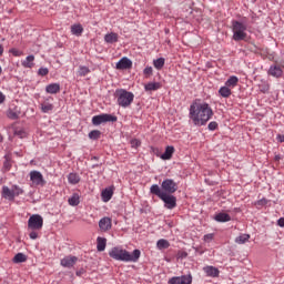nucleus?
Listing matches in <instances>:
<instances>
[{
    "mask_svg": "<svg viewBox=\"0 0 284 284\" xmlns=\"http://www.w3.org/2000/svg\"><path fill=\"white\" fill-rule=\"evenodd\" d=\"M212 108L206 102H194L189 106V119L194 126L206 125L212 120Z\"/></svg>",
    "mask_w": 284,
    "mask_h": 284,
    "instance_id": "f257e3e1",
    "label": "nucleus"
},
{
    "mask_svg": "<svg viewBox=\"0 0 284 284\" xmlns=\"http://www.w3.org/2000/svg\"><path fill=\"white\" fill-rule=\"evenodd\" d=\"M108 255L113 261H120L122 263H136L140 260V250H134L133 252L129 253L122 246H115L110 248Z\"/></svg>",
    "mask_w": 284,
    "mask_h": 284,
    "instance_id": "f03ea898",
    "label": "nucleus"
},
{
    "mask_svg": "<svg viewBox=\"0 0 284 284\" xmlns=\"http://www.w3.org/2000/svg\"><path fill=\"white\" fill-rule=\"evenodd\" d=\"M150 194L159 197L161 202H164L165 209L168 210L176 209V196L158 191V184H152V186H150Z\"/></svg>",
    "mask_w": 284,
    "mask_h": 284,
    "instance_id": "7ed1b4c3",
    "label": "nucleus"
},
{
    "mask_svg": "<svg viewBox=\"0 0 284 284\" xmlns=\"http://www.w3.org/2000/svg\"><path fill=\"white\" fill-rule=\"evenodd\" d=\"M116 105H120L122 109L131 106V103L134 102V93L126 91L125 89H116Z\"/></svg>",
    "mask_w": 284,
    "mask_h": 284,
    "instance_id": "20e7f679",
    "label": "nucleus"
},
{
    "mask_svg": "<svg viewBox=\"0 0 284 284\" xmlns=\"http://www.w3.org/2000/svg\"><path fill=\"white\" fill-rule=\"evenodd\" d=\"M247 30V27L245 23L233 21L232 22V31H233V41H243L247 37L245 31Z\"/></svg>",
    "mask_w": 284,
    "mask_h": 284,
    "instance_id": "39448f33",
    "label": "nucleus"
},
{
    "mask_svg": "<svg viewBox=\"0 0 284 284\" xmlns=\"http://www.w3.org/2000/svg\"><path fill=\"white\" fill-rule=\"evenodd\" d=\"M23 195V189L20 186L13 185L11 187L2 186V199L8 201H13V197Z\"/></svg>",
    "mask_w": 284,
    "mask_h": 284,
    "instance_id": "423d86ee",
    "label": "nucleus"
},
{
    "mask_svg": "<svg viewBox=\"0 0 284 284\" xmlns=\"http://www.w3.org/2000/svg\"><path fill=\"white\" fill-rule=\"evenodd\" d=\"M159 192L164 193L165 195L176 193V182H173L171 179H164V181H161Z\"/></svg>",
    "mask_w": 284,
    "mask_h": 284,
    "instance_id": "0eeeda50",
    "label": "nucleus"
},
{
    "mask_svg": "<svg viewBox=\"0 0 284 284\" xmlns=\"http://www.w3.org/2000/svg\"><path fill=\"white\" fill-rule=\"evenodd\" d=\"M43 226V219L41 215L34 214L32 216H29V220L27 222V227L29 231H41V227Z\"/></svg>",
    "mask_w": 284,
    "mask_h": 284,
    "instance_id": "6e6552de",
    "label": "nucleus"
},
{
    "mask_svg": "<svg viewBox=\"0 0 284 284\" xmlns=\"http://www.w3.org/2000/svg\"><path fill=\"white\" fill-rule=\"evenodd\" d=\"M114 122H115V115H111L108 113L92 116V125H95V126L104 123H114Z\"/></svg>",
    "mask_w": 284,
    "mask_h": 284,
    "instance_id": "1a4fd4ad",
    "label": "nucleus"
},
{
    "mask_svg": "<svg viewBox=\"0 0 284 284\" xmlns=\"http://www.w3.org/2000/svg\"><path fill=\"white\" fill-rule=\"evenodd\" d=\"M29 181L32 182V186L42 187L45 184V181H43V175H41V172L38 171L29 172Z\"/></svg>",
    "mask_w": 284,
    "mask_h": 284,
    "instance_id": "9d476101",
    "label": "nucleus"
},
{
    "mask_svg": "<svg viewBox=\"0 0 284 284\" xmlns=\"http://www.w3.org/2000/svg\"><path fill=\"white\" fill-rule=\"evenodd\" d=\"M283 69H284V63L280 64L278 62H275V64L270 67L268 74H270V77L280 79L281 75H283V73H284Z\"/></svg>",
    "mask_w": 284,
    "mask_h": 284,
    "instance_id": "9b49d317",
    "label": "nucleus"
},
{
    "mask_svg": "<svg viewBox=\"0 0 284 284\" xmlns=\"http://www.w3.org/2000/svg\"><path fill=\"white\" fill-rule=\"evenodd\" d=\"M77 264V256L74 255H67L65 257H62L61 261H59V265L65 268L74 267Z\"/></svg>",
    "mask_w": 284,
    "mask_h": 284,
    "instance_id": "f8f14e48",
    "label": "nucleus"
},
{
    "mask_svg": "<svg viewBox=\"0 0 284 284\" xmlns=\"http://www.w3.org/2000/svg\"><path fill=\"white\" fill-rule=\"evenodd\" d=\"M168 284H191V275L173 276Z\"/></svg>",
    "mask_w": 284,
    "mask_h": 284,
    "instance_id": "ddd939ff",
    "label": "nucleus"
},
{
    "mask_svg": "<svg viewBox=\"0 0 284 284\" xmlns=\"http://www.w3.org/2000/svg\"><path fill=\"white\" fill-rule=\"evenodd\" d=\"M110 229H111L110 217H101V220L99 221V230H101V232H106V231H110Z\"/></svg>",
    "mask_w": 284,
    "mask_h": 284,
    "instance_id": "4468645a",
    "label": "nucleus"
},
{
    "mask_svg": "<svg viewBox=\"0 0 284 284\" xmlns=\"http://www.w3.org/2000/svg\"><path fill=\"white\" fill-rule=\"evenodd\" d=\"M131 69V60L128 58L120 59V62H116V70L123 71Z\"/></svg>",
    "mask_w": 284,
    "mask_h": 284,
    "instance_id": "2eb2a0df",
    "label": "nucleus"
},
{
    "mask_svg": "<svg viewBox=\"0 0 284 284\" xmlns=\"http://www.w3.org/2000/svg\"><path fill=\"white\" fill-rule=\"evenodd\" d=\"M203 273H205L206 276L212 278L219 277V268H215L213 266L203 267Z\"/></svg>",
    "mask_w": 284,
    "mask_h": 284,
    "instance_id": "dca6fc26",
    "label": "nucleus"
},
{
    "mask_svg": "<svg viewBox=\"0 0 284 284\" xmlns=\"http://www.w3.org/2000/svg\"><path fill=\"white\" fill-rule=\"evenodd\" d=\"M115 42H119V34L113 32L104 34V43L113 44Z\"/></svg>",
    "mask_w": 284,
    "mask_h": 284,
    "instance_id": "f3484780",
    "label": "nucleus"
},
{
    "mask_svg": "<svg viewBox=\"0 0 284 284\" xmlns=\"http://www.w3.org/2000/svg\"><path fill=\"white\" fill-rule=\"evenodd\" d=\"M237 84H239V78H236L235 75H232L231 78H227V81L224 82V87L222 88L233 89V88H236Z\"/></svg>",
    "mask_w": 284,
    "mask_h": 284,
    "instance_id": "a211bd4d",
    "label": "nucleus"
},
{
    "mask_svg": "<svg viewBox=\"0 0 284 284\" xmlns=\"http://www.w3.org/2000/svg\"><path fill=\"white\" fill-rule=\"evenodd\" d=\"M44 92H47V94H58L59 93V83L47 84V87L44 88Z\"/></svg>",
    "mask_w": 284,
    "mask_h": 284,
    "instance_id": "6ab92c4d",
    "label": "nucleus"
},
{
    "mask_svg": "<svg viewBox=\"0 0 284 284\" xmlns=\"http://www.w3.org/2000/svg\"><path fill=\"white\" fill-rule=\"evenodd\" d=\"M50 99L44 100V102H41V113H50L53 111V104L48 102Z\"/></svg>",
    "mask_w": 284,
    "mask_h": 284,
    "instance_id": "aec40b11",
    "label": "nucleus"
},
{
    "mask_svg": "<svg viewBox=\"0 0 284 284\" xmlns=\"http://www.w3.org/2000/svg\"><path fill=\"white\" fill-rule=\"evenodd\" d=\"M174 149L173 146L164 148V153L161 154V160L169 161L171 158H173Z\"/></svg>",
    "mask_w": 284,
    "mask_h": 284,
    "instance_id": "412c9836",
    "label": "nucleus"
},
{
    "mask_svg": "<svg viewBox=\"0 0 284 284\" xmlns=\"http://www.w3.org/2000/svg\"><path fill=\"white\" fill-rule=\"evenodd\" d=\"M111 197H113V190L104 189V191H101V201L106 203L110 202Z\"/></svg>",
    "mask_w": 284,
    "mask_h": 284,
    "instance_id": "4be33fe9",
    "label": "nucleus"
},
{
    "mask_svg": "<svg viewBox=\"0 0 284 284\" xmlns=\"http://www.w3.org/2000/svg\"><path fill=\"white\" fill-rule=\"evenodd\" d=\"M161 89V83L158 82H150L146 83V85H143V90H146V92L158 91Z\"/></svg>",
    "mask_w": 284,
    "mask_h": 284,
    "instance_id": "5701e85b",
    "label": "nucleus"
},
{
    "mask_svg": "<svg viewBox=\"0 0 284 284\" xmlns=\"http://www.w3.org/2000/svg\"><path fill=\"white\" fill-rule=\"evenodd\" d=\"M33 62H34V57L29 55L27 57V59L20 62V65H23V68H27V69H32V67L34 65Z\"/></svg>",
    "mask_w": 284,
    "mask_h": 284,
    "instance_id": "b1692460",
    "label": "nucleus"
},
{
    "mask_svg": "<svg viewBox=\"0 0 284 284\" xmlns=\"http://www.w3.org/2000/svg\"><path fill=\"white\" fill-rule=\"evenodd\" d=\"M71 34H73L74 37H80L81 34H83V26H80V24L71 26Z\"/></svg>",
    "mask_w": 284,
    "mask_h": 284,
    "instance_id": "393cba45",
    "label": "nucleus"
},
{
    "mask_svg": "<svg viewBox=\"0 0 284 284\" xmlns=\"http://www.w3.org/2000/svg\"><path fill=\"white\" fill-rule=\"evenodd\" d=\"M230 89L233 88H229V87H222L219 89V95L224 98V99H229L230 95H232V91H230Z\"/></svg>",
    "mask_w": 284,
    "mask_h": 284,
    "instance_id": "a878e982",
    "label": "nucleus"
},
{
    "mask_svg": "<svg viewBox=\"0 0 284 284\" xmlns=\"http://www.w3.org/2000/svg\"><path fill=\"white\" fill-rule=\"evenodd\" d=\"M215 222L227 223L230 222V215L227 213L215 214Z\"/></svg>",
    "mask_w": 284,
    "mask_h": 284,
    "instance_id": "bb28decb",
    "label": "nucleus"
},
{
    "mask_svg": "<svg viewBox=\"0 0 284 284\" xmlns=\"http://www.w3.org/2000/svg\"><path fill=\"white\" fill-rule=\"evenodd\" d=\"M95 241H97V250H99V252H104V248L106 247V239L99 237Z\"/></svg>",
    "mask_w": 284,
    "mask_h": 284,
    "instance_id": "cd10ccee",
    "label": "nucleus"
},
{
    "mask_svg": "<svg viewBox=\"0 0 284 284\" xmlns=\"http://www.w3.org/2000/svg\"><path fill=\"white\" fill-rule=\"evenodd\" d=\"M155 247L159 248V251L166 250L170 247V242H168L164 239H161L159 240V242H155Z\"/></svg>",
    "mask_w": 284,
    "mask_h": 284,
    "instance_id": "c85d7f7f",
    "label": "nucleus"
},
{
    "mask_svg": "<svg viewBox=\"0 0 284 284\" xmlns=\"http://www.w3.org/2000/svg\"><path fill=\"white\" fill-rule=\"evenodd\" d=\"M152 67L155 68V70H161L164 68V58H159L155 60H152Z\"/></svg>",
    "mask_w": 284,
    "mask_h": 284,
    "instance_id": "c756f323",
    "label": "nucleus"
},
{
    "mask_svg": "<svg viewBox=\"0 0 284 284\" xmlns=\"http://www.w3.org/2000/svg\"><path fill=\"white\" fill-rule=\"evenodd\" d=\"M80 183V175H77V173H70L69 174V184L77 185Z\"/></svg>",
    "mask_w": 284,
    "mask_h": 284,
    "instance_id": "7c9ffc66",
    "label": "nucleus"
},
{
    "mask_svg": "<svg viewBox=\"0 0 284 284\" xmlns=\"http://www.w3.org/2000/svg\"><path fill=\"white\" fill-rule=\"evenodd\" d=\"M79 204H80V195H77V193H74L73 195H71V197H69V205L77 206Z\"/></svg>",
    "mask_w": 284,
    "mask_h": 284,
    "instance_id": "2f4dec72",
    "label": "nucleus"
},
{
    "mask_svg": "<svg viewBox=\"0 0 284 284\" xmlns=\"http://www.w3.org/2000/svg\"><path fill=\"white\" fill-rule=\"evenodd\" d=\"M248 239H251V235L241 234L240 236H236L235 243L242 245L245 244Z\"/></svg>",
    "mask_w": 284,
    "mask_h": 284,
    "instance_id": "473e14b6",
    "label": "nucleus"
},
{
    "mask_svg": "<svg viewBox=\"0 0 284 284\" xmlns=\"http://www.w3.org/2000/svg\"><path fill=\"white\" fill-rule=\"evenodd\" d=\"M12 262H14V264L26 263V255L23 253H18L14 255V258H12Z\"/></svg>",
    "mask_w": 284,
    "mask_h": 284,
    "instance_id": "72a5a7b5",
    "label": "nucleus"
},
{
    "mask_svg": "<svg viewBox=\"0 0 284 284\" xmlns=\"http://www.w3.org/2000/svg\"><path fill=\"white\" fill-rule=\"evenodd\" d=\"M89 73H90L89 68L83 67V65H80L78 68V77L83 78L85 75H89Z\"/></svg>",
    "mask_w": 284,
    "mask_h": 284,
    "instance_id": "f704fd0d",
    "label": "nucleus"
},
{
    "mask_svg": "<svg viewBox=\"0 0 284 284\" xmlns=\"http://www.w3.org/2000/svg\"><path fill=\"white\" fill-rule=\"evenodd\" d=\"M7 116L10 120H17L20 118V112L13 111V110H8Z\"/></svg>",
    "mask_w": 284,
    "mask_h": 284,
    "instance_id": "c9c22d12",
    "label": "nucleus"
},
{
    "mask_svg": "<svg viewBox=\"0 0 284 284\" xmlns=\"http://www.w3.org/2000/svg\"><path fill=\"white\" fill-rule=\"evenodd\" d=\"M101 138V131L94 130L89 132V140L95 141Z\"/></svg>",
    "mask_w": 284,
    "mask_h": 284,
    "instance_id": "e433bc0d",
    "label": "nucleus"
},
{
    "mask_svg": "<svg viewBox=\"0 0 284 284\" xmlns=\"http://www.w3.org/2000/svg\"><path fill=\"white\" fill-rule=\"evenodd\" d=\"M2 171L3 172L11 171V161H9L8 159H6V162L2 163Z\"/></svg>",
    "mask_w": 284,
    "mask_h": 284,
    "instance_id": "4c0bfd02",
    "label": "nucleus"
},
{
    "mask_svg": "<svg viewBox=\"0 0 284 284\" xmlns=\"http://www.w3.org/2000/svg\"><path fill=\"white\" fill-rule=\"evenodd\" d=\"M143 77L149 79V77H152V67H146L143 69Z\"/></svg>",
    "mask_w": 284,
    "mask_h": 284,
    "instance_id": "58836bf2",
    "label": "nucleus"
},
{
    "mask_svg": "<svg viewBox=\"0 0 284 284\" xmlns=\"http://www.w3.org/2000/svg\"><path fill=\"white\" fill-rule=\"evenodd\" d=\"M14 135L20 138V139H24L26 138V131H23L22 129H18L14 131Z\"/></svg>",
    "mask_w": 284,
    "mask_h": 284,
    "instance_id": "ea45409f",
    "label": "nucleus"
},
{
    "mask_svg": "<svg viewBox=\"0 0 284 284\" xmlns=\"http://www.w3.org/2000/svg\"><path fill=\"white\" fill-rule=\"evenodd\" d=\"M38 230H29V240H37L38 239V232H36Z\"/></svg>",
    "mask_w": 284,
    "mask_h": 284,
    "instance_id": "a19ab883",
    "label": "nucleus"
},
{
    "mask_svg": "<svg viewBox=\"0 0 284 284\" xmlns=\"http://www.w3.org/2000/svg\"><path fill=\"white\" fill-rule=\"evenodd\" d=\"M215 239V234H206V235H203V242H206V243H210L212 242V240Z\"/></svg>",
    "mask_w": 284,
    "mask_h": 284,
    "instance_id": "79ce46f5",
    "label": "nucleus"
},
{
    "mask_svg": "<svg viewBox=\"0 0 284 284\" xmlns=\"http://www.w3.org/2000/svg\"><path fill=\"white\" fill-rule=\"evenodd\" d=\"M8 53H11V55H14V57L23 55V52H20V50H17V49L8 50Z\"/></svg>",
    "mask_w": 284,
    "mask_h": 284,
    "instance_id": "37998d69",
    "label": "nucleus"
},
{
    "mask_svg": "<svg viewBox=\"0 0 284 284\" xmlns=\"http://www.w3.org/2000/svg\"><path fill=\"white\" fill-rule=\"evenodd\" d=\"M206 128L210 129V131H215V130L219 129V123H216V122H210V124H207Z\"/></svg>",
    "mask_w": 284,
    "mask_h": 284,
    "instance_id": "c03bdc74",
    "label": "nucleus"
},
{
    "mask_svg": "<svg viewBox=\"0 0 284 284\" xmlns=\"http://www.w3.org/2000/svg\"><path fill=\"white\" fill-rule=\"evenodd\" d=\"M48 70L47 68L38 69V75L47 77Z\"/></svg>",
    "mask_w": 284,
    "mask_h": 284,
    "instance_id": "a18cd8bd",
    "label": "nucleus"
},
{
    "mask_svg": "<svg viewBox=\"0 0 284 284\" xmlns=\"http://www.w3.org/2000/svg\"><path fill=\"white\" fill-rule=\"evenodd\" d=\"M275 140H277L278 143H284V135L278 134L277 136H275Z\"/></svg>",
    "mask_w": 284,
    "mask_h": 284,
    "instance_id": "49530a36",
    "label": "nucleus"
},
{
    "mask_svg": "<svg viewBox=\"0 0 284 284\" xmlns=\"http://www.w3.org/2000/svg\"><path fill=\"white\" fill-rule=\"evenodd\" d=\"M278 227H284V217L278 219Z\"/></svg>",
    "mask_w": 284,
    "mask_h": 284,
    "instance_id": "de8ad7c7",
    "label": "nucleus"
},
{
    "mask_svg": "<svg viewBox=\"0 0 284 284\" xmlns=\"http://www.w3.org/2000/svg\"><path fill=\"white\" fill-rule=\"evenodd\" d=\"M131 145H134V146L140 145V141L131 140Z\"/></svg>",
    "mask_w": 284,
    "mask_h": 284,
    "instance_id": "09e8293b",
    "label": "nucleus"
},
{
    "mask_svg": "<svg viewBox=\"0 0 284 284\" xmlns=\"http://www.w3.org/2000/svg\"><path fill=\"white\" fill-rule=\"evenodd\" d=\"M4 102V94H2V92H0V104H2Z\"/></svg>",
    "mask_w": 284,
    "mask_h": 284,
    "instance_id": "8fccbe9b",
    "label": "nucleus"
},
{
    "mask_svg": "<svg viewBox=\"0 0 284 284\" xmlns=\"http://www.w3.org/2000/svg\"><path fill=\"white\" fill-rule=\"evenodd\" d=\"M4 52V49L2 45H0V57H2V53Z\"/></svg>",
    "mask_w": 284,
    "mask_h": 284,
    "instance_id": "3c124183",
    "label": "nucleus"
},
{
    "mask_svg": "<svg viewBox=\"0 0 284 284\" xmlns=\"http://www.w3.org/2000/svg\"><path fill=\"white\" fill-rule=\"evenodd\" d=\"M0 75H2V67H0Z\"/></svg>",
    "mask_w": 284,
    "mask_h": 284,
    "instance_id": "603ef678",
    "label": "nucleus"
}]
</instances>
